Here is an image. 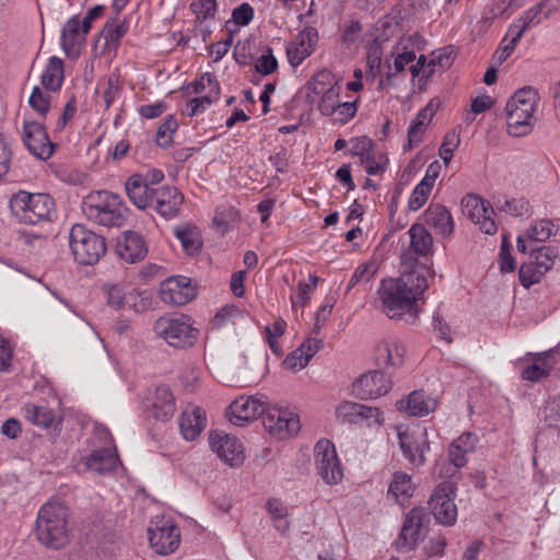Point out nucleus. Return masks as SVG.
<instances>
[{
	"label": "nucleus",
	"instance_id": "56",
	"mask_svg": "<svg viewBox=\"0 0 560 560\" xmlns=\"http://www.w3.org/2000/svg\"><path fill=\"white\" fill-rule=\"evenodd\" d=\"M192 91L197 94L206 91L209 88L208 93H211L212 96L219 97L220 86L215 79V75L210 72L203 73L199 80L191 83Z\"/></svg>",
	"mask_w": 560,
	"mask_h": 560
},
{
	"label": "nucleus",
	"instance_id": "27",
	"mask_svg": "<svg viewBox=\"0 0 560 560\" xmlns=\"http://www.w3.org/2000/svg\"><path fill=\"white\" fill-rule=\"evenodd\" d=\"M119 463L115 445L93 450L84 459L85 468L97 474H106L116 469Z\"/></svg>",
	"mask_w": 560,
	"mask_h": 560
},
{
	"label": "nucleus",
	"instance_id": "40",
	"mask_svg": "<svg viewBox=\"0 0 560 560\" xmlns=\"http://www.w3.org/2000/svg\"><path fill=\"white\" fill-rule=\"evenodd\" d=\"M25 419L34 425L47 429L55 421L54 411L46 406H37L35 404H26L23 407Z\"/></svg>",
	"mask_w": 560,
	"mask_h": 560
},
{
	"label": "nucleus",
	"instance_id": "58",
	"mask_svg": "<svg viewBox=\"0 0 560 560\" xmlns=\"http://www.w3.org/2000/svg\"><path fill=\"white\" fill-rule=\"evenodd\" d=\"M451 55H452V51L450 50L448 47L432 52L431 58L427 65V68H428L427 78L431 77L434 73L436 66H439L440 68L450 67L452 63Z\"/></svg>",
	"mask_w": 560,
	"mask_h": 560
},
{
	"label": "nucleus",
	"instance_id": "26",
	"mask_svg": "<svg viewBox=\"0 0 560 560\" xmlns=\"http://www.w3.org/2000/svg\"><path fill=\"white\" fill-rule=\"evenodd\" d=\"M116 253L126 262L135 264L144 259L148 247L141 234L127 231L122 238L117 242Z\"/></svg>",
	"mask_w": 560,
	"mask_h": 560
},
{
	"label": "nucleus",
	"instance_id": "28",
	"mask_svg": "<svg viewBox=\"0 0 560 560\" xmlns=\"http://www.w3.org/2000/svg\"><path fill=\"white\" fill-rule=\"evenodd\" d=\"M82 21L78 15L70 18L61 30V47L70 58H77L80 54V47L85 40V35L81 31Z\"/></svg>",
	"mask_w": 560,
	"mask_h": 560
},
{
	"label": "nucleus",
	"instance_id": "21",
	"mask_svg": "<svg viewBox=\"0 0 560 560\" xmlns=\"http://www.w3.org/2000/svg\"><path fill=\"white\" fill-rule=\"evenodd\" d=\"M230 421L234 425L242 427L253 421L266 411L264 396H241L230 405Z\"/></svg>",
	"mask_w": 560,
	"mask_h": 560
},
{
	"label": "nucleus",
	"instance_id": "51",
	"mask_svg": "<svg viewBox=\"0 0 560 560\" xmlns=\"http://www.w3.org/2000/svg\"><path fill=\"white\" fill-rule=\"evenodd\" d=\"M178 124L173 116H168L158 128L156 143L159 147L166 149L173 142V135L177 130Z\"/></svg>",
	"mask_w": 560,
	"mask_h": 560
},
{
	"label": "nucleus",
	"instance_id": "34",
	"mask_svg": "<svg viewBox=\"0 0 560 560\" xmlns=\"http://www.w3.org/2000/svg\"><path fill=\"white\" fill-rule=\"evenodd\" d=\"M175 410V398L170 387L158 386L152 397L153 416L159 420L166 421L173 417Z\"/></svg>",
	"mask_w": 560,
	"mask_h": 560
},
{
	"label": "nucleus",
	"instance_id": "50",
	"mask_svg": "<svg viewBox=\"0 0 560 560\" xmlns=\"http://www.w3.org/2000/svg\"><path fill=\"white\" fill-rule=\"evenodd\" d=\"M121 91L122 82L120 81L119 74L112 73L106 81V88L102 94L105 109H108L113 103L119 98Z\"/></svg>",
	"mask_w": 560,
	"mask_h": 560
},
{
	"label": "nucleus",
	"instance_id": "32",
	"mask_svg": "<svg viewBox=\"0 0 560 560\" xmlns=\"http://www.w3.org/2000/svg\"><path fill=\"white\" fill-rule=\"evenodd\" d=\"M548 7V3L546 2H541L532 7L530 9L526 10L520 19L511 24L509 30L511 33H514L515 36L522 38L523 34L527 30L538 25L544 19H547L550 15L551 9Z\"/></svg>",
	"mask_w": 560,
	"mask_h": 560
},
{
	"label": "nucleus",
	"instance_id": "53",
	"mask_svg": "<svg viewBox=\"0 0 560 560\" xmlns=\"http://www.w3.org/2000/svg\"><path fill=\"white\" fill-rule=\"evenodd\" d=\"M459 143H460L459 133H457L455 130H452L445 135L443 142L439 149V155L445 165L450 164V162L453 158V153L457 149Z\"/></svg>",
	"mask_w": 560,
	"mask_h": 560
},
{
	"label": "nucleus",
	"instance_id": "6",
	"mask_svg": "<svg viewBox=\"0 0 560 560\" xmlns=\"http://www.w3.org/2000/svg\"><path fill=\"white\" fill-rule=\"evenodd\" d=\"M153 332L175 349L190 348L199 337V329L194 326L191 317L180 313L160 316L153 324Z\"/></svg>",
	"mask_w": 560,
	"mask_h": 560
},
{
	"label": "nucleus",
	"instance_id": "17",
	"mask_svg": "<svg viewBox=\"0 0 560 560\" xmlns=\"http://www.w3.org/2000/svg\"><path fill=\"white\" fill-rule=\"evenodd\" d=\"M23 142L34 156L43 161L48 160L55 150L44 125L35 120L24 121Z\"/></svg>",
	"mask_w": 560,
	"mask_h": 560
},
{
	"label": "nucleus",
	"instance_id": "20",
	"mask_svg": "<svg viewBox=\"0 0 560 560\" xmlns=\"http://www.w3.org/2000/svg\"><path fill=\"white\" fill-rule=\"evenodd\" d=\"M196 295L189 278L184 276L171 277L160 285L161 300L170 305L182 306L190 302Z\"/></svg>",
	"mask_w": 560,
	"mask_h": 560
},
{
	"label": "nucleus",
	"instance_id": "35",
	"mask_svg": "<svg viewBox=\"0 0 560 560\" xmlns=\"http://www.w3.org/2000/svg\"><path fill=\"white\" fill-rule=\"evenodd\" d=\"M126 192L130 201L139 209H148L151 199V192L155 188L145 184L142 175H131L125 184Z\"/></svg>",
	"mask_w": 560,
	"mask_h": 560
},
{
	"label": "nucleus",
	"instance_id": "25",
	"mask_svg": "<svg viewBox=\"0 0 560 560\" xmlns=\"http://www.w3.org/2000/svg\"><path fill=\"white\" fill-rule=\"evenodd\" d=\"M440 102L438 100H431L425 107L421 108L417 116L412 119L408 129V142L404 145L405 151L412 150L419 145L423 140V135L430 125L433 116L435 115Z\"/></svg>",
	"mask_w": 560,
	"mask_h": 560
},
{
	"label": "nucleus",
	"instance_id": "57",
	"mask_svg": "<svg viewBox=\"0 0 560 560\" xmlns=\"http://www.w3.org/2000/svg\"><path fill=\"white\" fill-rule=\"evenodd\" d=\"M433 187L429 186L427 183L420 182L412 190L408 207L412 211L419 210L427 202L430 192Z\"/></svg>",
	"mask_w": 560,
	"mask_h": 560
},
{
	"label": "nucleus",
	"instance_id": "61",
	"mask_svg": "<svg viewBox=\"0 0 560 560\" xmlns=\"http://www.w3.org/2000/svg\"><path fill=\"white\" fill-rule=\"evenodd\" d=\"M255 69L262 75L271 74L278 69V61L271 48H268L266 52L257 59Z\"/></svg>",
	"mask_w": 560,
	"mask_h": 560
},
{
	"label": "nucleus",
	"instance_id": "19",
	"mask_svg": "<svg viewBox=\"0 0 560 560\" xmlns=\"http://www.w3.org/2000/svg\"><path fill=\"white\" fill-rule=\"evenodd\" d=\"M318 32L313 26H305L287 46L285 52L289 63L296 68L308 58L318 44Z\"/></svg>",
	"mask_w": 560,
	"mask_h": 560
},
{
	"label": "nucleus",
	"instance_id": "9",
	"mask_svg": "<svg viewBox=\"0 0 560 560\" xmlns=\"http://www.w3.org/2000/svg\"><path fill=\"white\" fill-rule=\"evenodd\" d=\"M430 517L423 508L411 509L405 517L401 532L395 541L398 551H409L428 530Z\"/></svg>",
	"mask_w": 560,
	"mask_h": 560
},
{
	"label": "nucleus",
	"instance_id": "41",
	"mask_svg": "<svg viewBox=\"0 0 560 560\" xmlns=\"http://www.w3.org/2000/svg\"><path fill=\"white\" fill-rule=\"evenodd\" d=\"M494 207L506 214L512 217H522L529 212V202L525 198H508L505 196H498L494 201Z\"/></svg>",
	"mask_w": 560,
	"mask_h": 560
},
{
	"label": "nucleus",
	"instance_id": "60",
	"mask_svg": "<svg viewBox=\"0 0 560 560\" xmlns=\"http://www.w3.org/2000/svg\"><path fill=\"white\" fill-rule=\"evenodd\" d=\"M377 265L373 261H368L359 265L351 279L353 283H368L370 282L377 272Z\"/></svg>",
	"mask_w": 560,
	"mask_h": 560
},
{
	"label": "nucleus",
	"instance_id": "52",
	"mask_svg": "<svg viewBox=\"0 0 560 560\" xmlns=\"http://www.w3.org/2000/svg\"><path fill=\"white\" fill-rule=\"evenodd\" d=\"M361 411L358 416V424L368 427H381L384 422L383 412L377 407L359 404Z\"/></svg>",
	"mask_w": 560,
	"mask_h": 560
},
{
	"label": "nucleus",
	"instance_id": "4",
	"mask_svg": "<svg viewBox=\"0 0 560 560\" xmlns=\"http://www.w3.org/2000/svg\"><path fill=\"white\" fill-rule=\"evenodd\" d=\"M9 208L21 223L30 225L51 221L56 210L55 200L50 195L25 190L10 197Z\"/></svg>",
	"mask_w": 560,
	"mask_h": 560
},
{
	"label": "nucleus",
	"instance_id": "43",
	"mask_svg": "<svg viewBox=\"0 0 560 560\" xmlns=\"http://www.w3.org/2000/svg\"><path fill=\"white\" fill-rule=\"evenodd\" d=\"M557 229L555 223L549 219H541L534 222L526 231V238L528 242H545L556 233Z\"/></svg>",
	"mask_w": 560,
	"mask_h": 560
},
{
	"label": "nucleus",
	"instance_id": "38",
	"mask_svg": "<svg viewBox=\"0 0 560 560\" xmlns=\"http://www.w3.org/2000/svg\"><path fill=\"white\" fill-rule=\"evenodd\" d=\"M63 79V61L59 57H50L40 78L42 85L49 92H56L60 90Z\"/></svg>",
	"mask_w": 560,
	"mask_h": 560
},
{
	"label": "nucleus",
	"instance_id": "63",
	"mask_svg": "<svg viewBox=\"0 0 560 560\" xmlns=\"http://www.w3.org/2000/svg\"><path fill=\"white\" fill-rule=\"evenodd\" d=\"M310 362V359L304 354L303 349H295L283 361V365L293 372L304 369Z\"/></svg>",
	"mask_w": 560,
	"mask_h": 560
},
{
	"label": "nucleus",
	"instance_id": "11",
	"mask_svg": "<svg viewBox=\"0 0 560 560\" xmlns=\"http://www.w3.org/2000/svg\"><path fill=\"white\" fill-rule=\"evenodd\" d=\"M408 234L410 236V246L401 255V266L406 270H421V267H425L430 272V268L425 264L419 262L416 256L425 257L431 252L433 244L431 234L421 224L411 225Z\"/></svg>",
	"mask_w": 560,
	"mask_h": 560
},
{
	"label": "nucleus",
	"instance_id": "22",
	"mask_svg": "<svg viewBox=\"0 0 560 560\" xmlns=\"http://www.w3.org/2000/svg\"><path fill=\"white\" fill-rule=\"evenodd\" d=\"M331 79V73L328 71L318 72L310 83L312 91L322 95L318 108L322 114L326 116H332L336 113V105L340 103L338 101L340 94V86L338 84L327 83Z\"/></svg>",
	"mask_w": 560,
	"mask_h": 560
},
{
	"label": "nucleus",
	"instance_id": "24",
	"mask_svg": "<svg viewBox=\"0 0 560 560\" xmlns=\"http://www.w3.org/2000/svg\"><path fill=\"white\" fill-rule=\"evenodd\" d=\"M406 355L405 345L396 337L381 340L374 350V360L382 368H399Z\"/></svg>",
	"mask_w": 560,
	"mask_h": 560
},
{
	"label": "nucleus",
	"instance_id": "45",
	"mask_svg": "<svg viewBox=\"0 0 560 560\" xmlns=\"http://www.w3.org/2000/svg\"><path fill=\"white\" fill-rule=\"evenodd\" d=\"M189 9L195 21H213L218 12L217 0H192Z\"/></svg>",
	"mask_w": 560,
	"mask_h": 560
},
{
	"label": "nucleus",
	"instance_id": "36",
	"mask_svg": "<svg viewBox=\"0 0 560 560\" xmlns=\"http://www.w3.org/2000/svg\"><path fill=\"white\" fill-rule=\"evenodd\" d=\"M427 222L436 233L448 236L453 233L454 223L450 211L442 205H433L427 209Z\"/></svg>",
	"mask_w": 560,
	"mask_h": 560
},
{
	"label": "nucleus",
	"instance_id": "18",
	"mask_svg": "<svg viewBox=\"0 0 560 560\" xmlns=\"http://www.w3.org/2000/svg\"><path fill=\"white\" fill-rule=\"evenodd\" d=\"M209 443L211 450L226 464L231 466L243 464L244 446L237 438L214 431L210 433Z\"/></svg>",
	"mask_w": 560,
	"mask_h": 560
},
{
	"label": "nucleus",
	"instance_id": "48",
	"mask_svg": "<svg viewBox=\"0 0 560 560\" xmlns=\"http://www.w3.org/2000/svg\"><path fill=\"white\" fill-rule=\"evenodd\" d=\"M544 272L536 262L528 261L524 262L518 271L520 282L523 287L529 288L530 285L538 283L545 276Z\"/></svg>",
	"mask_w": 560,
	"mask_h": 560
},
{
	"label": "nucleus",
	"instance_id": "31",
	"mask_svg": "<svg viewBox=\"0 0 560 560\" xmlns=\"http://www.w3.org/2000/svg\"><path fill=\"white\" fill-rule=\"evenodd\" d=\"M436 400L425 395L423 390L410 393L406 399L397 404L398 410H405L409 416L424 417L436 408Z\"/></svg>",
	"mask_w": 560,
	"mask_h": 560
},
{
	"label": "nucleus",
	"instance_id": "3",
	"mask_svg": "<svg viewBox=\"0 0 560 560\" xmlns=\"http://www.w3.org/2000/svg\"><path fill=\"white\" fill-rule=\"evenodd\" d=\"M538 101V92L533 86L517 90L508 101L505 110L508 131L511 136L524 137L532 132Z\"/></svg>",
	"mask_w": 560,
	"mask_h": 560
},
{
	"label": "nucleus",
	"instance_id": "10",
	"mask_svg": "<svg viewBox=\"0 0 560 560\" xmlns=\"http://www.w3.org/2000/svg\"><path fill=\"white\" fill-rule=\"evenodd\" d=\"M455 490L452 482L444 481L434 489L429 500V506L436 522L445 526L454 525L457 518Z\"/></svg>",
	"mask_w": 560,
	"mask_h": 560
},
{
	"label": "nucleus",
	"instance_id": "12",
	"mask_svg": "<svg viewBox=\"0 0 560 560\" xmlns=\"http://www.w3.org/2000/svg\"><path fill=\"white\" fill-rule=\"evenodd\" d=\"M262 423L266 430L279 439H287L300 430V420L295 412L289 408L269 407L262 413Z\"/></svg>",
	"mask_w": 560,
	"mask_h": 560
},
{
	"label": "nucleus",
	"instance_id": "7",
	"mask_svg": "<svg viewBox=\"0 0 560 560\" xmlns=\"http://www.w3.org/2000/svg\"><path fill=\"white\" fill-rule=\"evenodd\" d=\"M71 253L81 265H94L106 253L105 238L83 224H73L69 232Z\"/></svg>",
	"mask_w": 560,
	"mask_h": 560
},
{
	"label": "nucleus",
	"instance_id": "13",
	"mask_svg": "<svg viewBox=\"0 0 560 560\" xmlns=\"http://www.w3.org/2000/svg\"><path fill=\"white\" fill-rule=\"evenodd\" d=\"M315 462L318 475L327 485H337L342 479V469L335 446L328 440L316 443Z\"/></svg>",
	"mask_w": 560,
	"mask_h": 560
},
{
	"label": "nucleus",
	"instance_id": "30",
	"mask_svg": "<svg viewBox=\"0 0 560 560\" xmlns=\"http://www.w3.org/2000/svg\"><path fill=\"white\" fill-rule=\"evenodd\" d=\"M479 439L472 432H464L448 446V459L456 467L462 468L467 464V455L472 453Z\"/></svg>",
	"mask_w": 560,
	"mask_h": 560
},
{
	"label": "nucleus",
	"instance_id": "23",
	"mask_svg": "<svg viewBox=\"0 0 560 560\" xmlns=\"http://www.w3.org/2000/svg\"><path fill=\"white\" fill-rule=\"evenodd\" d=\"M392 388V381L380 371L361 375L353 384V393L360 399H374Z\"/></svg>",
	"mask_w": 560,
	"mask_h": 560
},
{
	"label": "nucleus",
	"instance_id": "1",
	"mask_svg": "<svg viewBox=\"0 0 560 560\" xmlns=\"http://www.w3.org/2000/svg\"><path fill=\"white\" fill-rule=\"evenodd\" d=\"M428 269L421 267V270L404 269L399 278L382 280L377 290L381 311L392 319L416 313V302L428 289Z\"/></svg>",
	"mask_w": 560,
	"mask_h": 560
},
{
	"label": "nucleus",
	"instance_id": "46",
	"mask_svg": "<svg viewBox=\"0 0 560 560\" xmlns=\"http://www.w3.org/2000/svg\"><path fill=\"white\" fill-rule=\"evenodd\" d=\"M128 32V23L126 20L117 21L112 20L107 21L104 25L102 35L107 45H117L119 40L127 34Z\"/></svg>",
	"mask_w": 560,
	"mask_h": 560
},
{
	"label": "nucleus",
	"instance_id": "49",
	"mask_svg": "<svg viewBox=\"0 0 560 560\" xmlns=\"http://www.w3.org/2000/svg\"><path fill=\"white\" fill-rule=\"evenodd\" d=\"M254 9L253 7L244 2L238 7L234 8L232 11L231 20L226 22V28L230 33L232 30L230 25L233 24L235 26H247L254 19Z\"/></svg>",
	"mask_w": 560,
	"mask_h": 560
},
{
	"label": "nucleus",
	"instance_id": "55",
	"mask_svg": "<svg viewBox=\"0 0 560 560\" xmlns=\"http://www.w3.org/2000/svg\"><path fill=\"white\" fill-rule=\"evenodd\" d=\"M521 37L515 36L514 33H511L509 30L505 37L501 42L499 48L494 52L493 58L497 60L498 65H501L504 62L509 56L513 52L515 49V46L520 42Z\"/></svg>",
	"mask_w": 560,
	"mask_h": 560
},
{
	"label": "nucleus",
	"instance_id": "5",
	"mask_svg": "<svg viewBox=\"0 0 560 560\" xmlns=\"http://www.w3.org/2000/svg\"><path fill=\"white\" fill-rule=\"evenodd\" d=\"M82 212L86 219L103 226H121L125 222V210L121 199L109 191H93L84 197Z\"/></svg>",
	"mask_w": 560,
	"mask_h": 560
},
{
	"label": "nucleus",
	"instance_id": "8",
	"mask_svg": "<svg viewBox=\"0 0 560 560\" xmlns=\"http://www.w3.org/2000/svg\"><path fill=\"white\" fill-rule=\"evenodd\" d=\"M149 541L154 551L166 556L174 552L180 541L179 528L171 518L156 516L148 528Z\"/></svg>",
	"mask_w": 560,
	"mask_h": 560
},
{
	"label": "nucleus",
	"instance_id": "15",
	"mask_svg": "<svg viewBox=\"0 0 560 560\" xmlns=\"http://www.w3.org/2000/svg\"><path fill=\"white\" fill-rule=\"evenodd\" d=\"M184 201L183 194L174 186H161L152 190L148 210H153L165 220L179 213Z\"/></svg>",
	"mask_w": 560,
	"mask_h": 560
},
{
	"label": "nucleus",
	"instance_id": "42",
	"mask_svg": "<svg viewBox=\"0 0 560 560\" xmlns=\"http://www.w3.org/2000/svg\"><path fill=\"white\" fill-rule=\"evenodd\" d=\"M174 233L188 255H195L200 250L202 240L197 229L189 226L176 228Z\"/></svg>",
	"mask_w": 560,
	"mask_h": 560
},
{
	"label": "nucleus",
	"instance_id": "64",
	"mask_svg": "<svg viewBox=\"0 0 560 560\" xmlns=\"http://www.w3.org/2000/svg\"><path fill=\"white\" fill-rule=\"evenodd\" d=\"M104 294L106 296L107 304L119 310L124 305L125 294L122 289L116 284H105L103 287Z\"/></svg>",
	"mask_w": 560,
	"mask_h": 560
},
{
	"label": "nucleus",
	"instance_id": "16",
	"mask_svg": "<svg viewBox=\"0 0 560 560\" xmlns=\"http://www.w3.org/2000/svg\"><path fill=\"white\" fill-rule=\"evenodd\" d=\"M398 438L402 454L409 463L417 467L423 465L430 448L427 429L406 430L399 432Z\"/></svg>",
	"mask_w": 560,
	"mask_h": 560
},
{
	"label": "nucleus",
	"instance_id": "54",
	"mask_svg": "<svg viewBox=\"0 0 560 560\" xmlns=\"http://www.w3.org/2000/svg\"><path fill=\"white\" fill-rule=\"evenodd\" d=\"M13 158L12 145L8 138L0 133V180L8 175Z\"/></svg>",
	"mask_w": 560,
	"mask_h": 560
},
{
	"label": "nucleus",
	"instance_id": "47",
	"mask_svg": "<svg viewBox=\"0 0 560 560\" xmlns=\"http://www.w3.org/2000/svg\"><path fill=\"white\" fill-rule=\"evenodd\" d=\"M51 96L48 92L43 91L39 86H34L28 98V105L40 117H45L50 110Z\"/></svg>",
	"mask_w": 560,
	"mask_h": 560
},
{
	"label": "nucleus",
	"instance_id": "29",
	"mask_svg": "<svg viewBox=\"0 0 560 560\" xmlns=\"http://www.w3.org/2000/svg\"><path fill=\"white\" fill-rule=\"evenodd\" d=\"M207 418L205 411L199 407H188L179 418V429L186 441L196 440L206 428Z\"/></svg>",
	"mask_w": 560,
	"mask_h": 560
},
{
	"label": "nucleus",
	"instance_id": "14",
	"mask_svg": "<svg viewBox=\"0 0 560 560\" xmlns=\"http://www.w3.org/2000/svg\"><path fill=\"white\" fill-rule=\"evenodd\" d=\"M462 208L464 214L478 224L483 233H497L498 226L492 218L494 209L488 201L476 195H467L462 200Z\"/></svg>",
	"mask_w": 560,
	"mask_h": 560
},
{
	"label": "nucleus",
	"instance_id": "39",
	"mask_svg": "<svg viewBox=\"0 0 560 560\" xmlns=\"http://www.w3.org/2000/svg\"><path fill=\"white\" fill-rule=\"evenodd\" d=\"M392 57H394L393 63L389 62V59L385 60L387 72L385 78L380 81L381 88L390 85L394 78L404 72L406 67L417 59L413 50H404L402 52L392 55Z\"/></svg>",
	"mask_w": 560,
	"mask_h": 560
},
{
	"label": "nucleus",
	"instance_id": "62",
	"mask_svg": "<svg viewBox=\"0 0 560 560\" xmlns=\"http://www.w3.org/2000/svg\"><path fill=\"white\" fill-rule=\"evenodd\" d=\"M361 408L358 402L345 401L337 407V417L343 422L358 424V416Z\"/></svg>",
	"mask_w": 560,
	"mask_h": 560
},
{
	"label": "nucleus",
	"instance_id": "33",
	"mask_svg": "<svg viewBox=\"0 0 560 560\" xmlns=\"http://www.w3.org/2000/svg\"><path fill=\"white\" fill-rule=\"evenodd\" d=\"M555 352V350H548L535 353L533 363L523 370L522 378L535 383L547 377L556 364Z\"/></svg>",
	"mask_w": 560,
	"mask_h": 560
},
{
	"label": "nucleus",
	"instance_id": "44",
	"mask_svg": "<svg viewBox=\"0 0 560 560\" xmlns=\"http://www.w3.org/2000/svg\"><path fill=\"white\" fill-rule=\"evenodd\" d=\"M557 256L558 252L552 246L542 245L530 249L532 261L536 262L544 272H548L552 268Z\"/></svg>",
	"mask_w": 560,
	"mask_h": 560
},
{
	"label": "nucleus",
	"instance_id": "37",
	"mask_svg": "<svg viewBox=\"0 0 560 560\" xmlns=\"http://www.w3.org/2000/svg\"><path fill=\"white\" fill-rule=\"evenodd\" d=\"M415 483L412 477L405 471H395L388 485L387 495L396 502H404L412 497Z\"/></svg>",
	"mask_w": 560,
	"mask_h": 560
},
{
	"label": "nucleus",
	"instance_id": "59",
	"mask_svg": "<svg viewBox=\"0 0 560 560\" xmlns=\"http://www.w3.org/2000/svg\"><path fill=\"white\" fill-rule=\"evenodd\" d=\"M219 97L212 96L211 93H207L200 97H195L186 104V113L190 117L199 115L203 113Z\"/></svg>",
	"mask_w": 560,
	"mask_h": 560
},
{
	"label": "nucleus",
	"instance_id": "2",
	"mask_svg": "<svg viewBox=\"0 0 560 560\" xmlns=\"http://www.w3.org/2000/svg\"><path fill=\"white\" fill-rule=\"evenodd\" d=\"M68 518L69 511L62 502L50 500L43 504L35 522L37 541L54 550L66 547L70 540Z\"/></svg>",
	"mask_w": 560,
	"mask_h": 560
}]
</instances>
